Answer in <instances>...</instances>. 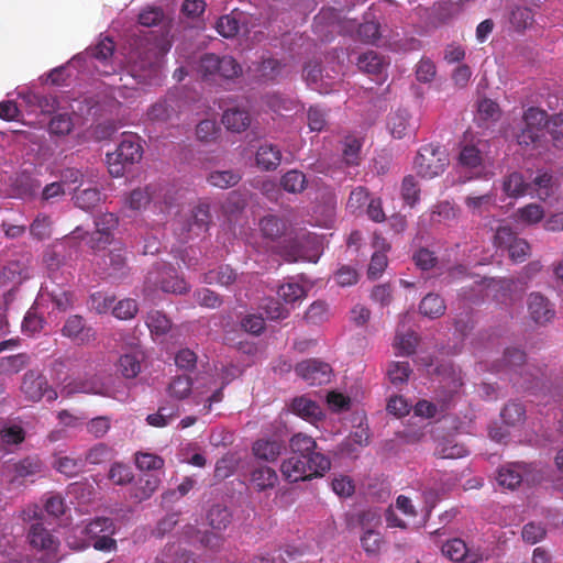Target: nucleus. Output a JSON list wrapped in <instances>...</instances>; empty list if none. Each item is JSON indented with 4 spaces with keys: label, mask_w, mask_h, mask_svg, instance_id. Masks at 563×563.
Here are the masks:
<instances>
[{
    "label": "nucleus",
    "mask_w": 563,
    "mask_h": 563,
    "mask_svg": "<svg viewBox=\"0 0 563 563\" xmlns=\"http://www.w3.org/2000/svg\"><path fill=\"white\" fill-rule=\"evenodd\" d=\"M495 244L506 249L514 262L522 263L530 255V244L517 234L509 227H499L495 233Z\"/></svg>",
    "instance_id": "9"
},
{
    "label": "nucleus",
    "mask_w": 563,
    "mask_h": 563,
    "mask_svg": "<svg viewBox=\"0 0 563 563\" xmlns=\"http://www.w3.org/2000/svg\"><path fill=\"white\" fill-rule=\"evenodd\" d=\"M412 374V368L408 362H390L387 366V378L391 385L399 387L405 385L410 375Z\"/></svg>",
    "instance_id": "33"
},
{
    "label": "nucleus",
    "mask_w": 563,
    "mask_h": 563,
    "mask_svg": "<svg viewBox=\"0 0 563 563\" xmlns=\"http://www.w3.org/2000/svg\"><path fill=\"white\" fill-rule=\"evenodd\" d=\"M112 457V449L104 443H97L86 453L85 463L101 464L110 461Z\"/></svg>",
    "instance_id": "56"
},
{
    "label": "nucleus",
    "mask_w": 563,
    "mask_h": 563,
    "mask_svg": "<svg viewBox=\"0 0 563 563\" xmlns=\"http://www.w3.org/2000/svg\"><path fill=\"white\" fill-rule=\"evenodd\" d=\"M356 37L365 44H376L380 38V24L377 21H365L356 30Z\"/></svg>",
    "instance_id": "43"
},
{
    "label": "nucleus",
    "mask_w": 563,
    "mask_h": 563,
    "mask_svg": "<svg viewBox=\"0 0 563 563\" xmlns=\"http://www.w3.org/2000/svg\"><path fill=\"white\" fill-rule=\"evenodd\" d=\"M361 544L367 554L376 555L379 553L384 544V539L380 532L372 528H366L363 536L361 537Z\"/></svg>",
    "instance_id": "47"
},
{
    "label": "nucleus",
    "mask_w": 563,
    "mask_h": 563,
    "mask_svg": "<svg viewBox=\"0 0 563 563\" xmlns=\"http://www.w3.org/2000/svg\"><path fill=\"white\" fill-rule=\"evenodd\" d=\"M528 312L531 320L540 325L547 324L555 316V311L549 299L539 292L529 295Z\"/></svg>",
    "instance_id": "16"
},
{
    "label": "nucleus",
    "mask_w": 563,
    "mask_h": 563,
    "mask_svg": "<svg viewBox=\"0 0 563 563\" xmlns=\"http://www.w3.org/2000/svg\"><path fill=\"white\" fill-rule=\"evenodd\" d=\"M207 521L213 530L223 531L232 522V512L224 505H213L207 512Z\"/></svg>",
    "instance_id": "27"
},
{
    "label": "nucleus",
    "mask_w": 563,
    "mask_h": 563,
    "mask_svg": "<svg viewBox=\"0 0 563 563\" xmlns=\"http://www.w3.org/2000/svg\"><path fill=\"white\" fill-rule=\"evenodd\" d=\"M134 475L131 471V467L122 464L114 463L110 467L109 471V479L112 481L115 485H126L132 482Z\"/></svg>",
    "instance_id": "64"
},
{
    "label": "nucleus",
    "mask_w": 563,
    "mask_h": 563,
    "mask_svg": "<svg viewBox=\"0 0 563 563\" xmlns=\"http://www.w3.org/2000/svg\"><path fill=\"white\" fill-rule=\"evenodd\" d=\"M241 180V175L233 170H216L212 172L208 181L214 186L222 189L235 186Z\"/></svg>",
    "instance_id": "48"
},
{
    "label": "nucleus",
    "mask_w": 563,
    "mask_h": 563,
    "mask_svg": "<svg viewBox=\"0 0 563 563\" xmlns=\"http://www.w3.org/2000/svg\"><path fill=\"white\" fill-rule=\"evenodd\" d=\"M291 455L300 456L301 459L308 460L314 457V455H324L317 451L318 445L312 437L305 433L294 434L289 441Z\"/></svg>",
    "instance_id": "20"
},
{
    "label": "nucleus",
    "mask_w": 563,
    "mask_h": 563,
    "mask_svg": "<svg viewBox=\"0 0 563 563\" xmlns=\"http://www.w3.org/2000/svg\"><path fill=\"white\" fill-rule=\"evenodd\" d=\"M534 22V13L531 8L517 5L510 14V23L517 31H523Z\"/></svg>",
    "instance_id": "38"
},
{
    "label": "nucleus",
    "mask_w": 563,
    "mask_h": 563,
    "mask_svg": "<svg viewBox=\"0 0 563 563\" xmlns=\"http://www.w3.org/2000/svg\"><path fill=\"white\" fill-rule=\"evenodd\" d=\"M445 309L444 299L435 294H428L422 298L419 305L420 312L430 319L443 316Z\"/></svg>",
    "instance_id": "30"
},
{
    "label": "nucleus",
    "mask_w": 563,
    "mask_h": 563,
    "mask_svg": "<svg viewBox=\"0 0 563 563\" xmlns=\"http://www.w3.org/2000/svg\"><path fill=\"white\" fill-rule=\"evenodd\" d=\"M390 133L396 139H401L406 135L409 125V114L407 111H397L394 113L388 122Z\"/></svg>",
    "instance_id": "57"
},
{
    "label": "nucleus",
    "mask_w": 563,
    "mask_h": 563,
    "mask_svg": "<svg viewBox=\"0 0 563 563\" xmlns=\"http://www.w3.org/2000/svg\"><path fill=\"white\" fill-rule=\"evenodd\" d=\"M96 231L89 244L92 250H103L112 241L113 231L119 225V218L112 212L101 213L95 219Z\"/></svg>",
    "instance_id": "13"
},
{
    "label": "nucleus",
    "mask_w": 563,
    "mask_h": 563,
    "mask_svg": "<svg viewBox=\"0 0 563 563\" xmlns=\"http://www.w3.org/2000/svg\"><path fill=\"white\" fill-rule=\"evenodd\" d=\"M30 363V356L26 353L0 357V374L14 375L24 369Z\"/></svg>",
    "instance_id": "32"
},
{
    "label": "nucleus",
    "mask_w": 563,
    "mask_h": 563,
    "mask_svg": "<svg viewBox=\"0 0 563 563\" xmlns=\"http://www.w3.org/2000/svg\"><path fill=\"white\" fill-rule=\"evenodd\" d=\"M146 324L151 333L156 335L165 334L172 327L170 320L158 310H152L148 312L146 318Z\"/></svg>",
    "instance_id": "42"
},
{
    "label": "nucleus",
    "mask_w": 563,
    "mask_h": 563,
    "mask_svg": "<svg viewBox=\"0 0 563 563\" xmlns=\"http://www.w3.org/2000/svg\"><path fill=\"white\" fill-rule=\"evenodd\" d=\"M197 71L202 80L221 84L241 76L242 66L230 55L205 53L199 58Z\"/></svg>",
    "instance_id": "1"
},
{
    "label": "nucleus",
    "mask_w": 563,
    "mask_h": 563,
    "mask_svg": "<svg viewBox=\"0 0 563 563\" xmlns=\"http://www.w3.org/2000/svg\"><path fill=\"white\" fill-rule=\"evenodd\" d=\"M151 198L152 196L148 192V188H136L125 197V205L131 210H141L150 203Z\"/></svg>",
    "instance_id": "59"
},
{
    "label": "nucleus",
    "mask_w": 563,
    "mask_h": 563,
    "mask_svg": "<svg viewBox=\"0 0 563 563\" xmlns=\"http://www.w3.org/2000/svg\"><path fill=\"white\" fill-rule=\"evenodd\" d=\"M283 65L276 58H265L258 66V75L263 81H274L282 74Z\"/></svg>",
    "instance_id": "53"
},
{
    "label": "nucleus",
    "mask_w": 563,
    "mask_h": 563,
    "mask_svg": "<svg viewBox=\"0 0 563 563\" xmlns=\"http://www.w3.org/2000/svg\"><path fill=\"white\" fill-rule=\"evenodd\" d=\"M255 162L262 170H275L282 163V152L273 144H263L258 147Z\"/></svg>",
    "instance_id": "21"
},
{
    "label": "nucleus",
    "mask_w": 563,
    "mask_h": 563,
    "mask_svg": "<svg viewBox=\"0 0 563 563\" xmlns=\"http://www.w3.org/2000/svg\"><path fill=\"white\" fill-rule=\"evenodd\" d=\"M139 311L137 302L134 299L126 298L120 300L113 308L112 313L120 320L133 319Z\"/></svg>",
    "instance_id": "60"
},
{
    "label": "nucleus",
    "mask_w": 563,
    "mask_h": 563,
    "mask_svg": "<svg viewBox=\"0 0 563 563\" xmlns=\"http://www.w3.org/2000/svg\"><path fill=\"white\" fill-rule=\"evenodd\" d=\"M21 391L31 401H40L46 397L47 401L57 399V393L48 386L47 379L38 371L30 369L22 378Z\"/></svg>",
    "instance_id": "10"
},
{
    "label": "nucleus",
    "mask_w": 563,
    "mask_h": 563,
    "mask_svg": "<svg viewBox=\"0 0 563 563\" xmlns=\"http://www.w3.org/2000/svg\"><path fill=\"white\" fill-rule=\"evenodd\" d=\"M362 146L363 143L361 139L354 135H347L344 137L342 143V163L346 167H354L361 164Z\"/></svg>",
    "instance_id": "25"
},
{
    "label": "nucleus",
    "mask_w": 563,
    "mask_h": 563,
    "mask_svg": "<svg viewBox=\"0 0 563 563\" xmlns=\"http://www.w3.org/2000/svg\"><path fill=\"white\" fill-rule=\"evenodd\" d=\"M417 345L418 336L413 332L397 333L395 336L394 347L397 355L409 356L415 353Z\"/></svg>",
    "instance_id": "41"
},
{
    "label": "nucleus",
    "mask_w": 563,
    "mask_h": 563,
    "mask_svg": "<svg viewBox=\"0 0 563 563\" xmlns=\"http://www.w3.org/2000/svg\"><path fill=\"white\" fill-rule=\"evenodd\" d=\"M525 362L526 353L522 350L517 347H508L505 350L503 360L496 371L517 372L519 367L525 365Z\"/></svg>",
    "instance_id": "36"
},
{
    "label": "nucleus",
    "mask_w": 563,
    "mask_h": 563,
    "mask_svg": "<svg viewBox=\"0 0 563 563\" xmlns=\"http://www.w3.org/2000/svg\"><path fill=\"white\" fill-rule=\"evenodd\" d=\"M75 205L82 210L95 208L101 200V194L97 188L78 190L74 196Z\"/></svg>",
    "instance_id": "46"
},
{
    "label": "nucleus",
    "mask_w": 563,
    "mask_h": 563,
    "mask_svg": "<svg viewBox=\"0 0 563 563\" xmlns=\"http://www.w3.org/2000/svg\"><path fill=\"white\" fill-rule=\"evenodd\" d=\"M331 467L327 455H314L308 460L291 455L280 465V472L289 483L307 481L312 477L323 476Z\"/></svg>",
    "instance_id": "2"
},
{
    "label": "nucleus",
    "mask_w": 563,
    "mask_h": 563,
    "mask_svg": "<svg viewBox=\"0 0 563 563\" xmlns=\"http://www.w3.org/2000/svg\"><path fill=\"white\" fill-rule=\"evenodd\" d=\"M142 155L140 137L134 133H123L117 150L107 154L109 173L114 177L123 176L125 166L137 163Z\"/></svg>",
    "instance_id": "3"
},
{
    "label": "nucleus",
    "mask_w": 563,
    "mask_h": 563,
    "mask_svg": "<svg viewBox=\"0 0 563 563\" xmlns=\"http://www.w3.org/2000/svg\"><path fill=\"white\" fill-rule=\"evenodd\" d=\"M43 471L44 463L37 455L26 456L13 465L14 479L35 477Z\"/></svg>",
    "instance_id": "26"
},
{
    "label": "nucleus",
    "mask_w": 563,
    "mask_h": 563,
    "mask_svg": "<svg viewBox=\"0 0 563 563\" xmlns=\"http://www.w3.org/2000/svg\"><path fill=\"white\" fill-rule=\"evenodd\" d=\"M141 352L123 354L119 360V371L125 378H135L141 372Z\"/></svg>",
    "instance_id": "35"
},
{
    "label": "nucleus",
    "mask_w": 563,
    "mask_h": 563,
    "mask_svg": "<svg viewBox=\"0 0 563 563\" xmlns=\"http://www.w3.org/2000/svg\"><path fill=\"white\" fill-rule=\"evenodd\" d=\"M48 130L55 135H67L73 130V120L68 113L54 115L48 124Z\"/></svg>",
    "instance_id": "61"
},
{
    "label": "nucleus",
    "mask_w": 563,
    "mask_h": 563,
    "mask_svg": "<svg viewBox=\"0 0 563 563\" xmlns=\"http://www.w3.org/2000/svg\"><path fill=\"white\" fill-rule=\"evenodd\" d=\"M222 123L232 132H243L251 125V115L247 110L231 108L223 112Z\"/></svg>",
    "instance_id": "22"
},
{
    "label": "nucleus",
    "mask_w": 563,
    "mask_h": 563,
    "mask_svg": "<svg viewBox=\"0 0 563 563\" xmlns=\"http://www.w3.org/2000/svg\"><path fill=\"white\" fill-rule=\"evenodd\" d=\"M260 229L265 238L275 240L284 233L285 223L278 217L268 214L261 219Z\"/></svg>",
    "instance_id": "39"
},
{
    "label": "nucleus",
    "mask_w": 563,
    "mask_h": 563,
    "mask_svg": "<svg viewBox=\"0 0 563 563\" xmlns=\"http://www.w3.org/2000/svg\"><path fill=\"white\" fill-rule=\"evenodd\" d=\"M466 544L461 539L449 540L442 545V553L454 562H460L466 556Z\"/></svg>",
    "instance_id": "58"
},
{
    "label": "nucleus",
    "mask_w": 563,
    "mask_h": 563,
    "mask_svg": "<svg viewBox=\"0 0 563 563\" xmlns=\"http://www.w3.org/2000/svg\"><path fill=\"white\" fill-rule=\"evenodd\" d=\"M467 453L468 451L463 444L451 440L442 442L437 449V454L442 459H461L466 456Z\"/></svg>",
    "instance_id": "62"
},
{
    "label": "nucleus",
    "mask_w": 563,
    "mask_h": 563,
    "mask_svg": "<svg viewBox=\"0 0 563 563\" xmlns=\"http://www.w3.org/2000/svg\"><path fill=\"white\" fill-rule=\"evenodd\" d=\"M24 439L25 431L20 426H4L0 430V441L4 445L20 444Z\"/></svg>",
    "instance_id": "63"
},
{
    "label": "nucleus",
    "mask_w": 563,
    "mask_h": 563,
    "mask_svg": "<svg viewBox=\"0 0 563 563\" xmlns=\"http://www.w3.org/2000/svg\"><path fill=\"white\" fill-rule=\"evenodd\" d=\"M129 69L131 76L141 84L157 82L161 77V62L156 51L143 48L132 52Z\"/></svg>",
    "instance_id": "5"
},
{
    "label": "nucleus",
    "mask_w": 563,
    "mask_h": 563,
    "mask_svg": "<svg viewBox=\"0 0 563 563\" xmlns=\"http://www.w3.org/2000/svg\"><path fill=\"white\" fill-rule=\"evenodd\" d=\"M522 121L528 126L543 131L548 126L550 118L547 111L537 107H530L523 112Z\"/></svg>",
    "instance_id": "44"
},
{
    "label": "nucleus",
    "mask_w": 563,
    "mask_h": 563,
    "mask_svg": "<svg viewBox=\"0 0 563 563\" xmlns=\"http://www.w3.org/2000/svg\"><path fill=\"white\" fill-rule=\"evenodd\" d=\"M284 450V441L276 438L257 439L252 446V452L256 459L269 463L275 462Z\"/></svg>",
    "instance_id": "17"
},
{
    "label": "nucleus",
    "mask_w": 563,
    "mask_h": 563,
    "mask_svg": "<svg viewBox=\"0 0 563 563\" xmlns=\"http://www.w3.org/2000/svg\"><path fill=\"white\" fill-rule=\"evenodd\" d=\"M459 163L462 167L470 170L472 177L488 178L494 175L488 170L482 152L475 145H465L459 155Z\"/></svg>",
    "instance_id": "15"
},
{
    "label": "nucleus",
    "mask_w": 563,
    "mask_h": 563,
    "mask_svg": "<svg viewBox=\"0 0 563 563\" xmlns=\"http://www.w3.org/2000/svg\"><path fill=\"white\" fill-rule=\"evenodd\" d=\"M217 31L223 37H234L240 31V21L234 13L223 15L217 22Z\"/></svg>",
    "instance_id": "55"
},
{
    "label": "nucleus",
    "mask_w": 563,
    "mask_h": 563,
    "mask_svg": "<svg viewBox=\"0 0 563 563\" xmlns=\"http://www.w3.org/2000/svg\"><path fill=\"white\" fill-rule=\"evenodd\" d=\"M277 295L286 302L294 303L307 296L306 289L298 283H286L278 287Z\"/></svg>",
    "instance_id": "49"
},
{
    "label": "nucleus",
    "mask_w": 563,
    "mask_h": 563,
    "mask_svg": "<svg viewBox=\"0 0 563 563\" xmlns=\"http://www.w3.org/2000/svg\"><path fill=\"white\" fill-rule=\"evenodd\" d=\"M251 482L260 492L273 488L278 482L276 471L268 466H260L252 471Z\"/></svg>",
    "instance_id": "28"
},
{
    "label": "nucleus",
    "mask_w": 563,
    "mask_h": 563,
    "mask_svg": "<svg viewBox=\"0 0 563 563\" xmlns=\"http://www.w3.org/2000/svg\"><path fill=\"white\" fill-rule=\"evenodd\" d=\"M62 335L77 345H88L96 340V330L80 314L69 316L62 330Z\"/></svg>",
    "instance_id": "11"
},
{
    "label": "nucleus",
    "mask_w": 563,
    "mask_h": 563,
    "mask_svg": "<svg viewBox=\"0 0 563 563\" xmlns=\"http://www.w3.org/2000/svg\"><path fill=\"white\" fill-rule=\"evenodd\" d=\"M356 66L362 73L380 77L385 73L388 63L379 53L367 51L358 56Z\"/></svg>",
    "instance_id": "18"
},
{
    "label": "nucleus",
    "mask_w": 563,
    "mask_h": 563,
    "mask_svg": "<svg viewBox=\"0 0 563 563\" xmlns=\"http://www.w3.org/2000/svg\"><path fill=\"white\" fill-rule=\"evenodd\" d=\"M295 372L311 386H321L331 380L332 368L322 361L310 358L298 363Z\"/></svg>",
    "instance_id": "12"
},
{
    "label": "nucleus",
    "mask_w": 563,
    "mask_h": 563,
    "mask_svg": "<svg viewBox=\"0 0 563 563\" xmlns=\"http://www.w3.org/2000/svg\"><path fill=\"white\" fill-rule=\"evenodd\" d=\"M517 220L525 224H536L544 217V210L540 205L529 203L519 208L516 212Z\"/></svg>",
    "instance_id": "51"
},
{
    "label": "nucleus",
    "mask_w": 563,
    "mask_h": 563,
    "mask_svg": "<svg viewBox=\"0 0 563 563\" xmlns=\"http://www.w3.org/2000/svg\"><path fill=\"white\" fill-rule=\"evenodd\" d=\"M114 532V521L109 517H97L80 529V534L92 541L93 549L102 552L117 549V541L112 538Z\"/></svg>",
    "instance_id": "6"
},
{
    "label": "nucleus",
    "mask_w": 563,
    "mask_h": 563,
    "mask_svg": "<svg viewBox=\"0 0 563 563\" xmlns=\"http://www.w3.org/2000/svg\"><path fill=\"white\" fill-rule=\"evenodd\" d=\"M421 188L419 181L413 175H407L402 178L400 186V196L404 203L415 208L420 201Z\"/></svg>",
    "instance_id": "29"
},
{
    "label": "nucleus",
    "mask_w": 563,
    "mask_h": 563,
    "mask_svg": "<svg viewBox=\"0 0 563 563\" xmlns=\"http://www.w3.org/2000/svg\"><path fill=\"white\" fill-rule=\"evenodd\" d=\"M503 190L511 198H519L526 195L532 196V185L527 183L523 175L518 172H514L505 177Z\"/></svg>",
    "instance_id": "23"
},
{
    "label": "nucleus",
    "mask_w": 563,
    "mask_h": 563,
    "mask_svg": "<svg viewBox=\"0 0 563 563\" xmlns=\"http://www.w3.org/2000/svg\"><path fill=\"white\" fill-rule=\"evenodd\" d=\"M238 278L236 272L228 264L219 265L213 269H209L203 274L202 282L209 285H220L228 287L235 283Z\"/></svg>",
    "instance_id": "24"
},
{
    "label": "nucleus",
    "mask_w": 563,
    "mask_h": 563,
    "mask_svg": "<svg viewBox=\"0 0 563 563\" xmlns=\"http://www.w3.org/2000/svg\"><path fill=\"white\" fill-rule=\"evenodd\" d=\"M27 539L33 549L42 551L46 556L56 555L59 548V540L41 522L32 523Z\"/></svg>",
    "instance_id": "14"
},
{
    "label": "nucleus",
    "mask_w": 563,
    "mask_h": 563,
    "mask_svg": "<svg viewBox=\"0 0 563 563\" xmlns=\"http://www.w3.org/2000/svg\"><path fill=\"white\" fill-rule=\"evenodd\" d=\"M495 202V195L487 192L481 196H468L465 198V206L473 214H482L488 211Z\"/></svg>",
    "instance_id": "45"
},
{
    "label": "nucleus",
    "mask_w": 563,
    "mask_h": 563,
    "mask_svg": "<svg viewBox=\"0 0 563 563\" xmlns=\"http://www.w3.org/2000/svg\"><path fill=\"white\" fill-rule=\"evenodd\" d=\"M291 410L295 415L309 422L319 421L324 416L320 405L306 396L294 398L291 401Z\"/></svg>",
    "instance_id": "19"
},
{
    "label": "nucleus",
    "mask_w": 563,
    "mask_h": 563,
    "mask_svg": "<svg viewBox=\"0 0 563 563\" xmlns=\"http://www.w3.org/2000/svg\"><path fill=\"white\" fill-rule=\"evenodd\" d=\"M159 484L161 479L155 475L142 476L134 492V497L140 501L150 498L157 490Z\"/></svg>",
    "instance_id": "50"
},
{
    "label": "nucleus",
    "mask_w": 563,
    "mask_h": 563,
    "mask_svg": "<svg viewBox=\"0 0 563 563\" xmlns=\"http://www.w3.org/2000/svg\"><path fill=\"white\" fill-rule=\"evenodd\" d=\"M547 129L551 136L552 145L556 150H563V113L552 115Z\"/></svg>",
    "instance_id": "54"
},
{
    "label": "nucleus",
    "mask_w": 563,
    "mask_h": 563,
    "mask_svg": "<svg viewBox=\"0 0 563 563\" xmlns=\"http://www.w3.org/2000/svg\"><path fill=\"white\" fill-rule=\"evenodd\" d=\"M211 223L210 206L207 202L198 203L190 214L176 229L183 241L200 236L209 230Z\"/></svg>",
    "instance_id": "8"
},
{
    "label": "nucleus",
    "mask_w": 563,
    "mask_h": 563,
    "mask_svg": "<svg viewBox=\"0 0 563 563\" xmlns=\"http://www.w3.org/2000/svg\"><path fill=\"white\" fill-rule=\"evenodd\" d=\"M496 479L499 486L508 489H515L522 481L520 466L517 464H509L500 467Z\"/></svg>",
    "instance_id": "34"
},
{
    "label": "nucleus",
    "mask_w": 563,
    "mask_h": 563,
    "mask_svg": "<svg viewBox=\"0 0 563 563\" xmlns=\"http://www.w3.org/2000/svg\"><path fill=\"white\" fill-rule=\"evenodd\" d=\"M449 163L446 150L441 145L430 143L420 147L413 166L420 177L432 179L443 174Z\"/></svg>",
    "instance_id": "4"
},
{
    "label": "nucleus",
    "mask_w": 563,
    "mask_h": 563,
    "mask_svg": "<svg viewBox=\"0 0 563 563\" xmlns=\"http://www.w3.org/2000/svg\"><path fill=\"white\" fill-rule=\"evenodd\" d=\"M164 459L148 452L135 453V465L140 471H157L164 467Z\"/></svg>",
    "instance_id": "52"
},
{
    "label": "nucleus",
    "mask_w": 563,
    "mask_h": 563,
    "mask_svg": "<svg viewBox=\"0 0 563 563\" xmlns=\"http://www.w3.org/2000/svg\"><path fill=\"white\" fill-rule=\"evenodd\" d=\"M191 388V378L186 375H179L174 377L173 380L169 383L167 391L170 397L181 400L190 395Z\"/></svg>",
    "instance_id": "40"
},
{
    "label": "nucleus",
    "mask_w": 563,
    "mask_h": 563,
    "mask_svg": "<svg viewBox=\"0 0 563 563\" xmlns=\"http://www.w3.org/2000/svg\"><path fill=\"white\" fill-rule=\"evenodd\" d=\"M174 271L165 265L155 267L147 273L144 291L150 294L159 288L164 292L184 294L188 290L185 279L173 275Z\"/></svg>",
    "instance_id": "7"
},
{
    "label": "nucleus",
    "mask_w": 563,
    "mask_h": 563,
    "mask_svg": "<svg viewBox=\"0 0 563 563\" xmlns=\"http://www.w3.org/2000/svg\"><path fill=\"white\" fill-rule=\"evenodd\" d=\"M54 467L67 477H75L85 471L86 463L81 457L59 456L54 461Z\"/></svg>",
    "instance_id": "31"
},
{
    "label": "nucleus",
    "mask_w": 563,
    "mask_h": 563,
    "mask_svg": "<svg viewBox=\"0 0 563 563\" xmlns=\"http://www.w3.org/2000/svg\"><path fill=\"white\" fill-rule=\"evenodd\" d=\"M282 187L291 194H299L305 190L307 186L306 175L297 169L288 170L280 178Z\"/></svg>",
    "instance_id": "37"
}]
</instances>
